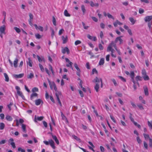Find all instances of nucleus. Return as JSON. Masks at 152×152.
I'll return each instance as SVG.
<instances>
[{
    "label": "nucleus",
    "mask_w": 152,
    "mask_h": 152,
    "mask_svg": "<svg viewBox=\"0 0 152 152\" xmlns=\"http://www.w3.org/2000/svg\"><path fill=\"white\" fill-rule=\"evenodd\" d=\"M56 96L57 100L58 102V103H59V104H60V105L61 107L62 106V104L61 103V101L60 99L59 98V96H61V92H57L56 93Z\"/></svg>",
    "instance_id": "nucleus-1"
},
{
    "label": "nucleus",
    "mask_w": 152,
    "mask_h": 152,
    "mask_svg": "<svg viewBox=\"0 0 152 152\" xmlns=\"http://www.w3.org/2000/svg\"><path fill=\"white\" fill-rule=\"evenodd\" d=\"M53 22L54 25H56V20L55 17L53 16Z\"/></svg>",
    "instance_id": "nucleus-41"
},
{
    "label": "nucleus",
    "mask_w": 152,
    "mask_h": 152,
    "mask_svg": "<svg viewBox=\"0 0 152 152\" xmlns=\"http://www.w3.org/2000/svg\"><path fill=\"white\" fill-rule=\"evenodd\" d=\"M37 96L38 94L37 93L33 92V93L31 94V96L30 99L31 100H32L34 97H37Z\"/></svg>",
    "instance_id": "nucleus-20"
},
{
    "label": "nucleus",
    "mask_w": 152,
    "mask_h": 152,
    "mask_svg": "<svg viewBox=\"0 0 152 152\" xmlns=\"http://www.w3.org/2000/svg\"><path fill=\"white\" fill-rule=\"evenodd\" d=\"M104 63V59L103 58H101L99 62V64L100 65H103Z\"/></svg>",
    "instance_id": "nucleus-26"
},
{
    "label": "nucleus",
    "mask_w": 152,
    "mask_h": 152,
    "mask_svg": "<svg viewBox=\"0 0 152 152\" xmlns=\"http://www.w3.org/2000/svg\"><path fill=\"white\" fill-rule=\"evenodd\" d=\"M4 75L5 78V81L6 82H8L9 81V78L7 75L6 73H4Z\"/></svg>",
    "instance_id": "nucleus-24"
},
{
    "label": "nucleus",
    "mask_w": 152,
    "mask_h": 152,
    "mask_svg": "<svg viewBox=\"0 0 152 152\" xmlns=\"http://www.w3.org/2000/svg\"><path fill=\"white\" fill-rule=\"evenodd\" d=\"M41 102L43 103V102L42 100L40 99H38L35 101V104L37 105H39Z\"/></svg>",
    "instance_id": "nucleus-16"
},
{
    "label": "nucleus",
    "mask_w": 152,
    "mask_h": 152,
    "mask_svg": "<svg viewBox=\"0 0 152 152\" xmlns=\"http://www.w3.org/2000/svg\"><path fill=\"white\" fill-rule=\"evenodd\" d=\"M152 19V15L147 16L144 18L145 21L146 22H149Z\"/></svg>",
    "instance_id": "nucleus-8"
},
{
    "label": "nucleus",
    "mask_w": 152,
    "mask_h": 152,
    "mask_svg": "<svg viewBox=\"0 0 152 152\" xmlns=\"http://www.w3.org/2000/svg\"><path fill=\"white\" fill-rule=\"evenodd\" d=\"M43 118L44 117L43 116H37V115H35L34 117V121L35 122H37V120L39 121H41L42 120Z\"/></svg>",
    "instance_id": "nucleus-7"
},
{
    "label": "nucleus",
    "mask_w": 152,
    "mask_h": 152,
    "mask_svg": "<svg viewBox=\"0 0 152 152\" xmlns=\"http://www.w3.org/2000/svg\"><path fill=\"white\" fill-rule=\"evenodd\" d=\"M28 61H26L27 64L30 67H32V62L30 58H28Z\"/></svg>",
    "instance_id": "nucleus-13"
},
{
    "label": "nucleus",
    "mask_w": 152,
    "mask_h": 152,
    "mask_svg": "<svg viewBox=\"0 0 152 152\" xmlns=\"http://www.w3.org/2000/svg\"><path fill=\"white\" fill-rule=\"evenodd\" d=\"M144 147L146 149H148V145L147 143L146 142H144Z\"/></svg>",
    "instance_id": "nucleus-56"
},
{
    "label": "nucleus",
    "mask_w": 152,
    "mask_h": 152,
    "mask_svg": "<svg viewBox=\"0 0 152 152\" xmlns=\"http://www.w3.org/2000/svg\"><path fill=\"white\" fill-rule=\"evenodd\" d=\"M64 15L65 16L67 17H69L70 16V14L68 13L66 10H65L64 11Z\"/></svg>",
    "instance_id": "nucleus-32"
},
{
    "label": "nucleus",
    "mask_w": 152,
    "mask_h": 152,
    "mask_svg": "<svg viewBox=\"0 0 152 152\" xmlns=\"http://www.w3.org/2000/svg\"><path fill=\"white\" fill-rule=\"evenodd\" d=\"M64 30L63 29H60L59 31L58 34L59 35H61L63 32L64 31Z\"/></svg>",
    "instance_id": "nucleus-64"
},
{
    "label": "nucleus",
    "mask_w": 152,
    "mask_h": 152,
    "mask_svg": "<svg viewBox=\"0 0 152 152\" xmlns=\"http://www.w3.org/2000/svg\"><path fill=\"white\" fill-rule=\"evenodd\" d=\"M24 76L23 74H20L19 75H13V76L16 78H21L23 77Z\"/></svg>",
    "instance_id": "nucleus-14"
},
{
    "label": "nucleus",
    "mask_w": 152,
    "mask_h": 152,
    "mask_svg": "<svg viewBox=\"0 0 152 152\" xmlns=\"http://www.w3.org/2000/svg\"><path fill=\"white\" fill-rule=\"evenodd\" d=\"M144 12V10L141 8H140L139 10V13L140 14H141L143 13Z\"/></svg>",
    "instance_id": "nucleus-63"
},
{
    "label": "nucleus",
    "mask_w": 152,
    "mask_h": 152,
    "mask_svg": "<svg viewBox=\"0 0 152 152\" xmlns=\"http://www.w3.org/2000/svg\"><path fill=\"white\" fill-rule=\"evenodd\" d=\"M130 76L131 77L132 79L134 78V73L133 71H131L130 72Z\"/></svg>",
    "instance_id": "nucleus-30"
},
{
    "label": "nucleus",
    "mask_w": 152,
    "mask_h": 152,
    "mask_svg": "<svg viewBox=\"0 0 152 152\" xmlns=\"http://www.w3.org/2000/svg\"><path fill=\"white\" fill-rule=\"evenodd\" d=\"M82 25L83 26V27H84V28L85 29H87L89 27V26H85V23L83 22H82Z\"/></svg>",
    "instance_id": "nucleus-50"
},
{
    "label": "nucleus",
    "mask_w": 152,
    "mask_h": 152,
    "mask_svg": "<svg viewBox=\"0 0 152 152\" xmlns=\"http://www.w3.org/2000/svg\"><path fill=\"white\" fill-rule=\"evenodd\" d=\"M21 126H22V128L23 129V131L24 132L26 133V125L23 124H21Z\"/></svg>",
    "instance_id": "nucleus-25"
},
{
    "label": "nucleus",
    "mask_w": 152,
    "mask_h": 152,
    "mask_svg": "<svg viewBox=\"0 0 152 152\" xmlns=\"http://www.w3.org/2000/svg\"><path fill=\"white\" fill-rule=\"evenodd\" d=\"M6 29V26L3 25L2 26L0 27V32L1 33L5 34V31Z\"/></svg>",
    "instance_id": "nucleus-4"
},
{
    "label": "nucleus",
    "mask_w": 152,
    "mask_h": 152,
    "mask_svg": "<svg viewBox=\"0 0 152 152\" xmlns=\"http://www.w3.org/2000/svg\"><path fill=\"white\" fill-rule=\"evenodd\" d=\"M38 91V89L36 87L34 88L32 90V92L34 93L35 91Z\"/></svg>",
    "instance_id": "nucleus-45"
},
{
    "label": "nucleus",
    "mask_w": 152,
    "mask_h": 152,
    "mask_svg": "<svg viewBox=\"0 0 152 152\" xmlns=\"http://www.w3.org/2000/svg\"><path fill=\"white\" fill-rule=\"evenodd\" d=\"M145 94L146 96H148L149 94L148 89L147 86H144L143 87Z\"/></svg>",
    "instance_id": "nucleus-18"
},
{
    "label": "nucleus",
    "mask_w": 152,
    "mask_h": 152,
    "mask_svg": "<svg viewBox=\"0 0 152 152\" xmlns=\"http://www.w3.org/2000/svg\"><path fill=\"white\" fill-rule=\"evenodd\" d=\"M100 80V78L99 79L97 77H96L95 79L93 80V82L94 83H99Z\"/></svg>",
    "instance_id": "nucleus-19"
},
{
    "label": "nucleus",
    "mask_w": 152,
    "mask_h": 152,
    "mask_svg": "<svg viewBox=\"0 0 152 152\" xmlns=\"http://www.w3.org/2000/svg\"><path fill=\"white\" fill-rule=\"evenodd\" d=\"M72 137L73 138H74V139L77 140V141H78L80 142H81V140L77 136H75V135H72Z\"/></svg>",
    "instance_id": "nucleus-31"
},
{
    "label": "nucleus",
    "mask_w": 152,
    "mask_h": 152,
    "mask_svg": "<svg viewBox=\"0 0 152 152\" xmlns=\"http://www.w3.org/2000/svg\"><path fill=\"white\" fill-rule=\"evenodd\" d=\"M137 141L138 142V143L140 144L141 143V140H140V137L138 136L137 137Z\"/></svg>",
    "instance_id": "nucleus-54"
},
{
    "label": "nucleus",
    "mask_w": 152,
    "mask_h": 152,
    "mask_svg": "<svg viewBox=\"0 0 152 152\" xmlns=\"http://www.w3.org/2000/svg\"><path fill=\"white\" fill-rule=\"evenodd\" d=\"M99 84L98 83H96V85L94 86V88L96 91L97 92L99 91Z\"/></svg>",
    "instance_id": "nucleus-21"
},
{
    "label": "nucleus",
    "mask_w": 152,
    "mask_h": 152,
    "mask_svg": "<svg viewBox=\"0 0 152 152\" xmlns=\"http://www.w3.org/2000/svg\"><path fill=\"white\" fill-rule=\"evenodd\" d=\"M129 20L130 22L132 23V24H134L135 23V21L132 18H130Z\"/></svg>",
    "instance_id": "nucleus-38"
},
{
    "label": "nucleus",
    "mask_w": 152,
    "mask_h": 152,
    "mask_svg": "<svg viewBox=\"0 0 152 152\" xmlns=\"http://www.w3.org/2000/svg\"><path fill=\"white\" fill-rule=\"evenodd\" d=\"M18 59H17V58H16L15 59V61H14L13 64H14V66L15 68H16L18 66L17 64H18Z\"/></svg>",
    "instance_id": "nucleus-22"
},
{
    "label": "nucleus",
    "mask_w": 152,
    "mask_h": 152,
    "mask_svg": "<svg viewBox=\"0 0 152 152\" xmlns=\"http://www.w3.org/2000/svg\"><path fill=\"white\" fill-rule=\"evenodd\" d=\"M81 43V42L80 40H77L75 42V45H77Z\"/></svg>",
    "instance_id": "nucleus-47"
},
{
    "label": "nucleus",
    "mask_w": 152,
    "mask_h": 152,
    "mask_svg": "<svg viewBox=\"0 0 152 152\" xmlns=\"http://www.w3.org/2000/svg\"><path fill=\"white\" fill-rule=\"evenodd\" d=\"M143 78L145 80H148L149 79V77L146 75H144L143 77Z\"/></svg>",
    "instance_id": "nucleus-44"
},
{
    "label": "nucleus",
    "mask_w": 152,
    "mask_h": 152,
    "mask_svg": "<svg viewBox=\"0 0 152 152\" xmlns=\"http://www.w3.org/2000/svg\"><path fill=\"white\" fill-rule=\"evenodd\" d=\"M86 67L88 69H90V67L89 65V62H87L86 64Z\"/></svg>",
    "instance_id": "nucleus-61"
},
{
    "label": "nucleus",
    "mask_w": 152,
    "mask_h": 152,
    "mask_svg": "<svg viewBox=\"0 0 152 152\" xmlns=\"http://www.w3.org/2000/svg\"><path fill=\"white\" fill-rule=\"evenodd\" d=\"M13 105V103L12 102H10V104L7 105V107L9 110H11V107Z\"/></svg>",
    "instance_id": "nucleus-58"
},
{
    "label": "nucleus",
    "mask_w": 152,
    "mask_h": 152,
    "mask_svg": "<svg viewBox=\"0 0 152 152\" xmlns=\"http://www.w3.org/2000/svg\"><path fill=\"white\" fill-rule=\"evenodd\" d=\"M110 44L111 45L112 47H114L117 51L118 50L117 48L116 44L114 41H112Z\"/></svg>",
    "instance_id": "nucleus-15"
},
{
    "label": "nucleus",
    "mask_w": 152,
    "mask_h": 152,
    "mask_svg": "<svg viewBox=\"0 0 152 152\" xmlns=\"http://www.w3.org/2000/svg\"><path fill=\"white\" fill-rule=\"evenodd\" d=\"M49 69L51 70L53 75H54V72L53 69L52 67V66H51V65H49Z\"/></svg>",
    "instance_id": "nucleus-42"
},
{
    "label": "nucleus",
    "mask_w": 152,
    "mask_h": 152,
    "mask_svg": "<svg viewBox=\"0 0 152 152\" xmlns=\"http://www.w3.org/2000/svg\"><path fill=\"white\" fill-rule=\"evenodd\" d=\"M149 145L150 147L152 148V139L151 138H149Z\"/></svg>",
    "instance_id": "nucleus-51"
},
{
    "label": "nucleus",
    "mask_w": 152,
    "mask_h": 152,
    "mask_svg": "<svg viewBox=\"0 0 152 152\" xmlns=\"http://www.w3.org/2000/svg\"><path fill=\"white\" fill-rule=\"evenodd\" d=\"M62 40H63V43L65 44L67 42L68 37L66 35L65 36H63L62 37Z\"/></svg>",
    "instance_id": "nucleus-9"
},
{
    "label": "nucleus",
    "mask_w": 152,
    "mask_h": 152,
    "mask_svg": "<svg viewBox=\"0 0 152 152\" xmlns=\"http://www.w3.org/2000/svg\"><path fill=\"white\" fill-rule=\"evenodd\" d=\"M123 37V36H121L117 37L115 40V43L118 42V41L119 42V44H121L123 43V40L121 39V37Z\"/></svg>",
    "instance_id": "nucleus-2"
},
{
    "label": "nucleus",
    "mask_w": 152,
    "mask_h": 152,
    "mask_svg": "<svg viewBox=\"0 0 152 152\" xmlns=\"http://www.w3.org/2000/svg\"><path fill=\"white\" fill-rule=\"evenodd\" d=\"M74 66L77 71H79L80 70V69L78 66L77 64L76 63H75L74 64Z\"/></svg>",
    "instance_id": "nucleus-36"
},
{
    "label": "nucleus",
    "mask_w": 152,
    "mask_h": 152,
    "mask_svg": "<svg viewBox=\"0 0 152 152\" xmlns=\"http://www.w3.org/2000/svg\"><path fill=\"white\" fill-rule=\"evenodd\" d=\"M48 81L49 84L50 85V87L51 89H53V83L54 84H55V83L53 82H51L49 79H48Z\"/></svg>",
    "instance_id": "nucleus-23"
},
{
    "label": "nucleus",
    "mask_w": 152,
    "mask_h": 152,
    "mask_svg": "<svg viewBox=\"0 0 152 152\" xmlns=\"http://www.w3.org/2000/svg\"><path fill=\"white\" fill-rule=\"evenodd\" d=\"M81 8L83 12V14L84 15L86 12V10L85 9V6L83 5H81Z\"/></svg>",
    "instance_id": "nucleus-28"
},
{
    "label": "nucleus",
    "mask_w": 152,
    "mask_h": 152,
    "mask_svg": "<svg viewBox=\"0 0 152 152\" xmlns=\"http://www.w3.org/2000/svg\"><path fill=\"white\" fill-rule=\"evenodd\" d=\"M65 60L66 62L68 63V64H66V66L67 67H72V65L73 63L70 61L69 59L67 58H65Z\"/></svg>",
    "instance_id": "nucleus-3"
},
{
    "label": "nucleus",
    "mask_w": 152,
    "mask_h": 152,
    "mask_svg": "<svg viewBox=\"0 0 152 152\" xmlns=\"http://www.w3.org/2000/svg\"><path fill=\"white\" fill-rule=\"evenodd\" d=\"M135 79L137 81L138 80L141 81L142 80V77L140 76H137L135 77Z\"/></svg>",
    "instance_id": "nucleus-33"
},
{
    "label": "nucleus",
    "mask_w": 152,
    "mask_h": 152,
    "mask_svg": "<svg viewBox=\"0 0 152 152\" xmlns=\"http://www.w3.org/2000/svg\"><path fill=\"white\" fill-rule=\"evenodd\" d=\"M18 151H20L21 152H25V151L24 149H22L21 148L19 147L18 149Z\"/></svg>",
    "instance_id": "nucleus-55"
},
{
    "label": "nucleus",
    "mask_w": 152,
    "mask_h": 152,
    "mask_svg": "<svg viewBox=\"0 0 152 152\" xmlns=\"http://www.w3.org/2000/svg\"><path fill=\"white\" fill-rule=\"evenodd\" d=\"M118 77L121 79L122 81L124 82H126V79L124 78L123 77L121 76H118Z\"/></svg>",
    "instance_id": "nucleus-46"
},
{
    "label": "nucleus",
    "mask_w": 152,
    "mask_h": 152,
    "mask_svg": "<svg viewBox=\"0 0 152 152\" xmlns=\"http://www.w3.org/2000/svg\"><path fill=\"white\" fill-rule=\"evenodd\" d=\"M107 16L108 18H111L113 20L114 19V17L111 14H110L109 13H107Z\"/></svg>",
    "instance_id": "nucleus-37"
},
{
    "label": "nucleus",
    "mask_w": 152,
    "mask_h": 152,
    "mask_svg": "<svg viewBox=\"0 0 152 152\" xmlns=\"http://www.w3.org/2000/svg\"><path fill=\"white\" fill-rule=\"evenodd\" d=\"M107 52L111 51V53H113L114 51L115 50L113 48H112V47L111 46L110 44L108 45V46L107 47Z\"/></svg>",
    "instance_id": "nucleus-5"
},
{
    "label": "nucleus",
    "mask_w": 152,
    "mask_h": 152,
    "mask_svg": "<svg viewBox=\"0 0 152 152\" xmlns=\"http://www.w3.org/2000/svg\"><path fill=\"white\" fill-rule=\"evenodd\" d=\"M61 115L63 120L66 119L65 116L64 115L62 112H61Z\"/></svg>",
    "instance_id": "nucleus-52"
},
{
    "label": "nucleus",
    "mask_w": 152,
    "mask_h": 152,
    "mask_svg": "<svg viewBox=\"0 0 152 152\" xmlns=\"http://www.w3.org/2000/svg\"><path fill=\"white\" fill-rule=\"evenodd\" d=\"M51 134L53 139L54 140L56 144L58 145L59 144V142L57 137L56 136L53 135L52 133H51Z\"/></svg>",
    "instance_id": "nucleus-11"
},
{
    "label": "nucleus",
    "mask_w": 152,
    "mask_h": 152,
    "mask_svg": "<svg viewBox=\"0 0 152 152\" xmlns=\"http://www.w3.org/2000/svg\"><path fill=\"white\" fill-rule=\"evenodd\" d=\"M61 51L63 54H65L66 52L67 54H69V50L67 47H65L62 49Z\"/></svg>",
    "instance_id": "nucleus-6"
},
{
    "label": "nucleus",
    "mask_w": 152,
    "mask_h": 152,
    "mask_svg": "<svg viewBox=\"0 0 152 152\" xmlns=\"http://www.w3.org/2000/svg\"><path fill=\"white\" fill-rule=\"evenodd\" d=\"M148 126L150 127L151 129H152V121L151 122H150L149 121H148Z\"/></svg>",
    "instance_id": "nucleus-57"
},
{
    "label": "nucleus",
    "mask_w": 152,
    "mask_h": 152,
    "mask_svg": "<svg viewBox=\"0 0 152 152\" xmlns=\"http://www.w3.org/2000/svg\"><path fill=\"white\" fill-rule=\"evenodd\" d=\"M143 135H144L145 138V139H147L148 138H149H149H149V135L148 134H144Z\"/></svg>",
    "instance_id": "nucleus-43"
},
{
    "label": "nucleus",
    "mask_w": 152,
    "mask_h": 152,
    "mask_svg": "<svg viewBox=\"0 0 152 152\" xmlns=\"http://www.w3.org/2000/svg\"><path fill=\"white\" fill-rule=\"evenodd\" d=\"M5 127V125L3 123H0V129L3 130L4 129Z\"/></svg>",
    "instance_id": "nucleus-29"
},
{
    "label": "nucleus",
    "mask_w": 152,
    "mask_h": 152,
    "mask_svg": "<svg viewBox=\"0 0 152 152\" xmlns=\"http://www.w3.org/2000/svg\"><path fill=\"white\" fill-rule=\"evenodd\" d=\"M35 37L37 39H39L41 37V36L39 34H35Z\"/></svg>",
    "instance_id": "nucleus-40"
},
{
    "label": "nucleus",
    "mask_w": 152,
    "mask_h": 152,
    "mask_svg": "<svg viewBox=\"0 0 152 152\" xmlns=\"http://www.w3.org/2000/svg\"><path fill=\"white\" fill-rule=\"evenodd\" d=\"M17 93L18 95L20 96L23 99H24V97L23 94L22 93L21 91H17Z\"/></svg>",
    "instance_id": "nucleus-27"
},
{
    "label": "nucleus",
    "mask_w": 152,
    "mask_h": 152,
    "mask_svg": "<svg viewBox=\"0 0 152 152\" xmlns=\"http://www.w3.org/2000/svg\"><path fill=\"white\" fill-rule=\"evenodd\" d=\"M137 106L139 108L140 110H142L144 109V108L142 104H140L137 105Z\"/></svg>",
    "instance_id": "nucleus-60"
},
{
    "label": "nucleus",
    "mask_w": 152,
    "mask_h": 152,
    "mask_svg": "<svg viewBox=\"0 0 152 152\" xmlns=\"http://www.w3.org/2000/svg\"><path fill=\"white\" fill-rule=\"evenodd\" d=\"M49 143L51 147L54 149H55V147L54 145V142L51 139L49 140Z\"/></svg>",
    "instance_id": "nucleus-12"
},
{
    "label": "nucleus",
    "mask_w": 152,
    "mask_h": 152,
    "mask_svg": "<svg viewBox=\"0 0 152 152\" xmlns=\"http://www.w3.org/2000/svg\"><path fill=\"white\" fill-rule=\"evenodd\" d=\"M34 77V74L32 73H30L29 75L27 76V78L28 79H31Z\"/></svg>",
    "instance_id": "nucleus-34"
},
{
    "label": "nucleus",
    "mask_w": 152,
    "mask_h": 152,
    "mask_svg": "<svg viewBox=\"0 0 152 152\" xmlns=\"http://www.w3.org/2000/svg\"><path fill=\"white\" fill-rule=\"evenodd\" d=\"M5 118L7 121H12L13 119L12 117L9 115H6Z\"/></svg>",
    "instance_id": "nucleus-17"
},
{
    "label": "nucleus",
    "mask_w": 152,
    "mask_h": 152,
    "mask_svg": "<svg viewBox=\"0 0 152 152\" xmlns=\"http://www.w3.org/2000/svg\"><path fill=\"white\" fill-rule=\"evenodd\" d=\"M37 56L38 58L39 61L40 62H41L42 61H43L44 62H45V60L43 56H41V57H40L38 55H37Z\"/></svg>",
    "instance_id": "nucleus-10"
},
{
    "label": "nucleus",
    "mask_w": 152,
    "mask_h": 152,
    "mask_svg": "<svg viewBox=\"0 0 152 152\" xmlns=\"http://www.w3.org/2000/svg\"><path fill=\"white\" fill-rule=\"evenodd\" d=\"M10 144L11 145H12V148H15L16 146L15 145V143L14 142H11L10 143Z\"/></svg>",
    "instance_id": "nucleus-59"
},
{
    "label": "nucleus",
    "mask_w": 152,
    "mask_h": 152,
    "mask_svg": "<svg viewBox=\"0 0 152 152\" xmlns=\"http://www.w3.org/2000/svg\"><path fill=\"white\" fill-rule=\"evenodd\" d=\"M39 68H40V69L41 71L42 72H44V68H43V66L40 64H39Z\"/></svg>",
    "instance_id": "nucleus-39"
},
{
    "label": "nucleus",
    "mask_w": 152,
    "mask_h": 152,
    "mask_svg": "<svg viewBox=\"0 0 152 152\" xmlns=\"http://www.w3.org/2000/svg\"><path fill=\"white\" fill-rule=\"evenodd\" d=\"M112 82H113L115 86H117V83L116 81V80L114 79H113L111 80Z\"/></svg>",
    "instance_id": "nucleus-48"
},
{
    "label": "nucleus",
    "mask_w": 152,
    "mask_h": 152,
    "mask_svg": "<svg viewBox=\"0 0 152 152\" xmlns=\"http://www.w3.org/2000/svg\"><path fill=\"white\" fill-rule=\"evenodd\" d=\"M14 29L16 31V32L18 33H19L20 32V30L19 28L16 27H15L14 28Z\"/></svg>",
    "instance_id": "nucleus-35"
},
{
    "label": "nucleus",
    "mask_w": 152,
    "mask_h": 152,
    "mask_svg": "<svg viewBox=\"0 0 152 152\" xmlns=\"http://www.w3.org/2000/svg\"><path fill=\"white\" fill-rule=\"evenodd\" d=\"M91 18L94 21L96 22L98 21V19L94 17H92Z\"/></svg>",
    "instance_id": "nucleus-53"
},
{
    "label": "nucleus",
    "mask_w": 152,
    "mask_h": 152,
    "mask_svg": "<svg viewBox=\"0 0 152 152\" xmlns=\"http://www.w3.org/2000/svg\"><path fill=\"white\" fill-rule=\"evenodd\" d=\"M110 118H111V119L112 120V121H113L115 123H116V121L115 119V118H114L111 115H110Z\"/></svg>",
    "instance_id": "nucleus-49"
},
{
    "label": "nucleus",
    "mask_w": 152,
    "mask_h": 152,
    "mask_svg": "<svg viewBox=\"0 0 152 152\" xmlns=\"http://www.w3.org/2000/svg\"><path fill=\"white\" fill-rule=\"evenodd\" d=\"M127 31L130 35H131V36L133 34H132V31H131V29H128V30H127Z\"/></svg>",
    "instance_id": "nucleus-62"
}]
</instances>
